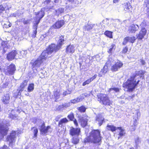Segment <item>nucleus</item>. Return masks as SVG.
I'll use <instances>...</instances> for the list:
<instances>
[{
	"mask_svg": "<svg viewBox=\"0 0 149 149\" xmlns=\"http://www.w3.org/2000/svg\"><path fill=\"white\" fill-rule=\"evenodd\" d=\"M64 36H61L59 37L57 42V45H56L54 44H52L47 49L49 52V53L51 54L54 52H56L60 48L61 46L64 44Z\"/></svg>",
	"mask_w": 149,
	"mask_h": 149,
	"instance_id": "39448f33",
	"label": "nucleus"
},
{
	"mask_svg": "<svg viewBox=\"0 0 149 149\" xmlns=\"http://www.w3.org/2000/svg\"><path fill=\"white\" fill-rule=\"evenodd\" d=\"M67 117L69 118L70 120L72 121L73 120L74 117V113L73 112H71L67 116Z\"/></svg>",
	"mask_w": 149,
	"mask_h": 149,
	"instance_id": "4c0bfd02",
	"label": "nucleus"
},
{
	"mask_svg": "<svg viewBox=\"0 0 149 149\" xmlns=\"http://www.w3.org/2000/svg\"><path fill=\"white\" fill-rule=\"evenodd\" d=\"M86 96L85 94H82L80 97H78L73 100H71L70 102L71 103L74 104H76L82 101L83 99L84 98V97Z\"/></svg>",
	"mask_w": 149,
	"mask_h": 149,
	"instance_id": "f3484780",
	"label": "nucleus"
},
{
	"mask_svg": "<svg viewBox=\"0 0 149 149\" xmlns=\"http://www.w3.org/2000/svg\"><path fill=\"white\" fill-rule=\"evenodd\" d=\"M18 53L16 50H13L10 52L8 54L7 58L8 61H11L15 58V57L21 58V56H17Z\"/></svg>",
	"mask_w": 149,
	"mask_h": 149,
	"instance_id": "9d476101",
	"label": "nucleus"
},
{
	"mask_svg": "<svg viewBox=\"0 0 149 149\" xmlns=\"http://www.w3.org/2000/svg\"><path fill=\"white\" fill-rule=\"evenodd\" d=\"M116 47L115 45L114 44H112L109 47V49L108 50V52L109 53H111L112 51L115 50Z\"/></svg>",
	"mask_w": 149,
	"mask_h": 149,
	"instance_id": "bb28decb",
	"label": "nucleus"
},
{
	"mask_svg": "<svg viewBox=\"0 0 149 149\" xmlns=\"http://www.w3.org/2000/svg\"><path fill=\"white\" fill-rule=\"evenodd\" d=\"M63 104V107H64V108H66L70 106L71 105V102H68V103H64Z\"/></svg>",
	"mask_w": 149,
	"mask_h": 149,
	"instance_id": "37998d69",
	"label": "nucleus"
},
{
	"mask_svg": "<svg viewBox=\"0 0 149 149\" xmlns=\"http://www.w3.org/2000/svg\"><path fill=\"white\" fill-rule=\"evenodd\" d=\"M123 65V63L120 61H118L112 66L111 70L113 72L116 71L122 67Z\"/></svg>",
	"mask_w": 149,
	"mask_h": 149,
	"instance_id": "4468645a",
	"label": "nucleus"
},
{
	"mask_svg": "<svg viewBox=\"0 0 149 149\" xmlns=\"http://www.w3.org/2000/svg\"><path fill=\"white\" fill-rule=\"evenodd\" d=\"M16 70L15 66L14 64H11L8 66L4 70L5 74L7 75H13Z\"/></svg>",
	"mask_w": 149,
	"mask_h": 149,
	"instance_id": "1a4fd4ad",
	"label": "nucleus"
},
{
	"mask_svg": "<svg viewBox=\"0 0 149 149\" xmlns=\"http://www.w3.org/2000/svg\"><path fill=\"white\" fill-rule=\"evenodd\" d=\"M16 133L15 131H13L8 136L7 138V141L9 142V146L13 147L14 144L16 137Z\"/></svg>",
	"mask_w": 149,
	"mask_h": 149,
	"instance_id": "6e6552de",
	"label": "nucleus"
},
{
	"mask_svg": "<svg viewBox=\"0 0 149 149\" xmlns=\"http://www.w3.org/2000/svg\"><path fill=\"white\" fill-rule=\"evenodd\" d=\"M72 121H73L74 124L76 126H77L78 125V123L76 120L75 119H74Z\"/></svg>",
	"mask_w": 149,
	"mask_h": 149,
	"instance_id": "052dcab7",
	"label": "nucleus"
},
{
	"mask_svg": "<svg viewBox=\"0 0 149 149\" xmlns=\"http://www.w3.org/2000/svg\"><path fill=\"white\" fill-rule=\"evenodd\" d=\"M22 20L24 24H29L31 23V20L30 19H25V18H22Z\"/></svg>",
	"mask_w": 149,
	"mask_h": 149,
	"instance_id": "c9c22d12",
	"label": "nucleus"
},
{
	"mask_svg": "<svg viewBox=\"0 0 149 149\" xmlns=\"http://www.w3.org/2000/svg\"><path fill=\"white\" fill-rule=\"evenodd\" d=\"M86 108L84 106H82L80 107H78L77 109L81 112H84L86 111Z\"/></svg>",
	"mask_w": 149,
	"mask_h": 149,
	"instance_id": "72a5a7b5",
	"label": "nucleus"
},
{
	"mask_svg": "<svg viewBox=\"0 0 149 149\" xmlns=\"http://www.w3.org/2000/svg\"><path fill=\"white\" fill-rule=\"evenodd\" d=\"M63 106L64 105L63 104L59 105L58 107V109L60 110H61L63 109H65Z\"/></svg>",
	"mask_w": 149,
	"mask_h": 149,
	"instance_id": "603ef678",
	"label": "nucleus"
},
{
	"mask_svg": "<svg viewBox=\"0 0 149 149\" xmlns=\"http://www.w3.org/2000/svg\"><path fill=\"white\" fill-rule=\"evenodd\" d=\"M120 0H113V3H117Z\"/></svg>",
	"mask_w": 149,
	"mask_h": 149,
	"instance_id": "0e129e2a",
	"label": "nucleus"
},
{
	"mask_svg": "<svg viewBox=\"0 0 149 149\" xmlns=\"http://www.w3.org/2000/svg\"><path fill=\"white\" fill-rule=\"evenodd\" d=\"M68 120L66 118H63L59 121L58 125L59 127H62L63 123H66L68 122Z\"/></svg>",
	"mask_w": 149,
	"mask_h": 149,
	"instance_id": "a878e982",
	"label": "nucleus"
},
{
	"mask_svg": "<svg viewBox=\"0 0 149 149\" xmlns=\"http://www.w3.org/2000/svg\"><path fill=\"white\" fill-rule=\"evenodd\" d=\"M140 140L138 137H136L135 140V142L136 145L138 144L139 143Z\"/></svg>",
	"mask_w": 149,
	"mask_h": 149,
	"instance_id": "6e6d98bb",
	"label": "nucleus"
},
{
	"mask_svg": "<svg viewBox=\"0 0 149 149\" xmlns=\"http://www.w3.org/2000/svg\"><path fill=\"white\" fill-rule=\"evenodd\" d=\"M69 1L71 2L72 3L77 4L78 3L77 0H68Z\"/></svg>",
	"mask_w": 149,
	"mask_h": 149,
	"instance_id": "de8ad7c7",
	"label": "nucleus"
},
{
	"mask_svg": "<svg viewBox=\"0 0 149 149\" xmlns=\"http://www.w3.org/2000/svg\"><path fill=\"white\" fill-rule=\"evenodd\" d=\"M64 11V9L63 8H60L57 10H55V14L57 16H58L60 14L63 13Z\"/></svg>",
	"mask_w": 149,
	"mask_h": 149,
	"instance_id": "b1692460",
	"label": "nucleus"
},
{
	"mask_svg": "<svg viewBox=\"0 0 149 149\" xmlns=\"http://www.w3.org/2000/svg\"><path fill=\"white\" fill-rule=\"evenodd\" d=\"M8 125L9 124L6 123V121L4 120L2 123H0V139L7 134L8 130L7 127Z\"/></svg>",
	"mask_w": 149,
	"mask_h": 149,
	"instance_id": "0eeeda50",
	"label": "nucleus"
},
{
	"mask_svg": "<svg viewBox=\"0 0 149 149\" xmlns=\"http://www.w3.org/2000/svg\"><path fill=\"white\" fill-rule=\"evenodd\" d=\"M104 34L105 35L109 38H112V32L111 31H106L104 33Z\"/></svg>",
	"mask_w": 149,
	"mask_h": 149,
	"instance_id": "e433bc0d",
	"label": "nucleus"
},
{
	"mask_svg": "<svg viewBox=\"0 0 149 149\" xmlns=\"http://www.w3.org/2000/svg\"><path fill=\"white\" fill-rule=\"evenodd\" d=\"M41 122L42 124L39 126V130L41 134L44 135L47 132L48 130L50 128V127L49 126L46 127L45 126V124L44 122L41 121Z\"/></svg>",
	"mask_w": 149,
	"mask_h": 149,
	"instance_id": "9b49d317",
	"label": "nucleus"
},
{
	"mask_svg": "<svg viewBox=\"0 0 149 149\" xmlns=\"http://www.w3.org/2000/svg\"><path fill=\"white\" fill-rule=\"evenodd\" d=\"M147 33V30L145 28H142L139 32V33L137 35V38L139 40H141L143 39Z\"/></svg>",
	"mask_w": 149,
	"mask_h": 149,
	"instance_id": "2eb2a0df",
	"label": "nucleus"
},
{
	"mask_svg": "<svg viewBox=\"0 0 149 149\" xmlns=\"http://www.w3.org/2000/svg\"><path fill=\"white\" fill-rule=\"evenodd\" d=\"M91 82V80L89 79H88L85 82H83L82 84V85L83 86H84L86 84H89Z\"/></svg>",
	"mask_w": 149,
	"mask_h": 149,
	"instance_id": "c03bdc74",
	"label": "nucleus"
},
{
	"mask_svg": "<svg viewBox=\"0 0 149 149\" xmlns=\"http://www.w3.org/2000/svg\"><path fill=\"white\" fill-rule=\"evenodd\" d=\"M88 117L86 116L85 117H82L80 118L81 125L83 127H85L87 124L88 119Z\"/></svg>",
	"mask_w": 149,
	"mask_h": 149,
	"instance_id": "a211bd4d",
	"label": "nucleus"
},
{
	"mask_svg": "<svg viewBox=\"0 0 149 149\" xmlns=\"http://www.w3.org/2000/svg\"><path fill=\"white\" fill-rule=\"evenodd\" d=\"M80 129L79 128H74L72 127L70 132V134L71 136H78L80 132Z\"/></svg>",
	"mask_w": 149,
	"mask_h": 149,
	"instance_id": "ddd939ff",
	"label": "nucleus"
},
{
	"mask_svg": "<svg viewBox=\"0 0 149 149\" xmlns=\"http://www.w3.org/2000/svg\"><path fill=\"white\" fill-rule=\"evenodd\" d=\"M17 112V111L16 110H12L8 114L9 117L13 119H17V115L16 113Z\"/></svg>",
	"mask_w": 149,
	"mask_h": 149,
	"instance_id": "4be33fe9",
	"label": "nucleus"
},
{
	"mask_svg": "<svg viewBox=\"0 0 149 149\" xmlns=\"http://www.w3.org/2000/svg\"><path fill=\"white\" fill-rule=\"evenodd\" d=\"M10 99V97L9 94L8 93H6L4 94L1 100L2 102L4 104H7L9 103Z\"/></svg>",
	"mask_w": 149,
	"mask_h": 149,
	"instance_id": "aec40b11",
	"label": "nucleus"
},
{
	"mask_svg": "<svg viewBox=\"0 0 149 149\" xmlns=\"http://www.w3.org/2000/svg\"><path fill=\"white\" fill-rule=\"evenodd\" d=\"M73 137L72 139V142L75 144H77L79 142V139L78 136Z\"/></svg>",
	"mask_w": 149,
	"mask_h": 149,
	"instance_id": "2f4dec72",
	"label": "nucleus"
},
{
	"mask_svg": "<svg viewBox=\"0 0 149 149\" xmlns=\"http://www.w3.org/2000/svg\"><path fill=\"white\" fill-rule=\"evenodd\" d=\"M97 74H95L94 76H93V77H92L91 78H90L89 79L91 80V81H93L94 79H95L97 77Z\"/></svg>",
	"mask_w": 149,
	"mask_h": 149,
	"instance_id": "5fc2aeb1",
	"label": "nucleus"
},
{
	"mask_svg": "<svg viewBox=\"0 0 149 149\" xmlns=\"http://www.w3.org/2000/svg\"><path fill=\"white\" fill-rule=\"evenodd\" d=\"M54 3H58V0H55L54 1Z\"/></svg>",
	"mask_w": 149,
	"mask_h": 149,
	"instance_id": "774afa93",
	"label": "nucleus"
},
{
	"mask_svg": "<svg viewBox=\"0 0 149 149\" xmlns=\"http://www.w3.org/2000/svg\"><path fill=\"white\" fill-rule=\"evenodd\" d=\"M108 70V67L107 65H105L103 68L102 69L101 72H102L104 74L106 73Z\"/></svg>",
	"mask_w": 149,
	"mask_h": 149,
	"instance_id": "a19ab883",
	"label": "nucleus"
},
{
	"mask_svg": "<svg viewBox=\"0 0 149 149\" xmlns=\"http://www.w3.org/2000/svg\"><path fill=\"white\" fill-rule=\"evenodd\" d=\"M139 29V26L138 25L134 24H132L130 27L129 30L131 33H134L138 30Z\"/></svg>",
	"mask_w": 149,
	"mask_h": 149,
	"instance_id": "6ab92c4d",
	"label": "nucleus"
},
{
	"mask_svg": "<svg viewBox=\"0 0 149 149\" xmlns=\"http://www.w3.org/2000/svg\"><path fill=\"white\" fill-rule=\"evenodd\" d=\"M12 24L9 22H6L5 23H4L3 25V27H5L6 28H8L9 27L11 26Z\"/></svg>",
	"mask_w": 149,
	"mask_h": 149,
	"instance_id": "ea45409f",
	"label": "nucleus"
},
{
	"mask_svg": "<svg viewBox=\"0 0 149 149\" xmlns=\"http://www.w3.org/2000/svg\"><path fill=\"white\" fill-rule=\"evenodd\" d=\"M66 51L67 53H73L74 51V47L72 45H70L67 47Z\"/></svg>",
	"mask_w": 149,
	"mask_h": 149,
	"instance_id": "5701e85b",
	"label": "nucleus"
},
{
	"mask_svg": "<svg viewBox=\"0 0 149 149\" xmlns=\"http://www.w3.org/2000/svg\"><path fill=\"white\" fill-rule=\"evenodd\" d=\"M24 51H17V53H18L17 54V56H21V58H22V57L23 56H22V54L24 53Z\"/></svg>",
	"mask_w": 149,
	"mask_h": 149,
	"instance_id": "49530a36",
	"label": "nucleus"
},
{
	"mask_svg": "<svg viewBox=\"0 0 149 149\" xmlns=\"http://www.w3.org/2000/svg\"><path fill=\"white\" fill-rule=\"evenodd\" d=\"M134 126H135L136 125H137V124H136V119H135L134 120Z\"/></svg>",
	"mask_w": 149,
	"mask_h": 149,
	"instance_id": "338daca9",
	"label": "nucleus"
},
{
	"mask_svg": "<svg viewBox=\"0 0 149 149\" xmlns=\"http://www.w3.org/2000/svg\"><path fill=\"white\" fill-rule=\"evenodd\" d=\"M5 8L2 5H0V14L2 13V11L4 10Z\"/></svg>",
	"mask_w": 149,
	"mask_h": 149,
	"instance_id": "3c124183",
	"label": "nucleus"
},
{
	"mask_svg": "<svg viewBox=\"0 0 149 149\" xmlns=\"http://www.w3.org/2000/svg\"><path fill=\"white\" fill-rule=\"evenodd\" d=\"M128 50V48L126 47L123 49V53H126Z\"/></svg>",
	"mask_w": 149,
	"mask_h": 149,
	"instance_id": "4d7b16f0",
	"label": "nucleus"
},
{
	"mask_svg": "<svg viewBox=\"0 0 149 149\" xmlns=\"http://www.w3.org/2000/svg\"><path fill=\"white\" fill-rule=\"evenodd\" d=\"M49 52L47 49L43 51L41 55L35 61L32 60L30 63L32 65V68L36 69L39 67L44 61L46 60L48 57V55L51 54Z\"/></svg>",
	"mask_w": 149,
	"mask_h": 149,
	"instance_id": "7ed1b4c3",
	"label": "nucleus"
},
{
	"mask_svg": "<svg viewBox=\"0 0 149 149\" xmlns=\"http://www.w3.org/2000/svg\"><path fill=\"white\" fill-rule=\"evenodd\" d=\"M124 10L128 12H131L132 10V6L130 4L127 5V6H125V8H124Z\"/></svg>",
	"mask_w": 149,
	"mask_h": 149,
	"instance_id": "cd10ccee",
	"label": "nucleus"
},
{
	"mask_svg": "<svg viewBox=\"0 0 149 149\" xmlns=\"http://www.w3.org/2000/svg\"><path fill=\"white\" fill-rule=\"evenodd\" d=\"M0 149H10L6 145H4L3 147L0 148Z\"/></svg>",
	"mask_w": 149,
	"mask_h": 149,
	"instance_id": "13d9d810",
	"label": "nucleus"
},
{
	"mask_svg": "<svg viewBox=\"0 0 149 149\" xmlns=\"http://www.w3.org/2000/svg\"><path fill=\"white\" fill-rule=\"evenodd\" d=\"M8 83L7 82H6L3 84L2 85V87L3 88H6L8 86Z\"/></svg>",
	"mask_w": 149,
	"mask_h": 149,
	"instance_id": "8fccbe9b",
	"label": "nucleus"
},
{
	"mask_svg": "<svg viewBox=\"0 0 149 149\" xmlns=\"http://www.w3.org/2000/svg\"><path fill=\"white\" fill-rule=\"evenodd\" d=\"M98 100L105 105H110L112 102L109 99L107 95L101 93L97 95Z\"/></svg>",
	"mask_w": 149,
	"mask_h": 149,
	"instance_id": "423d86ee",
	"label": "nucleus"
},
{
	"mask_svg": "<svg viewBox=\"0 0 149 149\" xmlns=\"http://www.w3.org/2000/svg\"><path fill=\"white\" fill-rule=\"evenodd\" d=\"M64 24V20H61L58 21L50 27L49 31L52 30L53 29L60 28Z\"/></svg>",
	"mask_w": 149,
	"mask_h": 149,
	"instance_id": "f8f14e48",
	"label": "nucleus"
},
{
	"mask_svg": "<svg viewBox=\"0 0 149 149\" xmlns=\"http://www.w3.org/2000/svg\"><path fill=\"white\" fill-rule=\"evenodd\" d=\"M107 127V129L109 130H111L112 132H113L116 131V127L112 125H108Z\"/></svg>",
	"mask_w": 149,
	"mask_h": 149,
	"instance_id": "c85d7f7f",
	"label": "nucleus"
},
{
	"mask_svg": "<svg viewBox=\"0 0 149 149\" xmlns=\"http://www.w3.org/2000/svg\"><path fill=\"white\" fill-rule=\"evenodd\" d=\"M71 93V91H65L63 92V94L64 96H65L68 94H70Z\"/></svg>",
	"mask_w": 149,
	"mask_h": 149,
	"instance_id": "09e8293b",
	"label": "nucleus"
},
{
	"mask_svg": "<svg viewBox=\"0 0 149 149\" xmlns=\"http://www.w3.org/2000/svg\"><path fill=\"white\" fill-rule=\"evenodd\" d=\"M148 25V23L147 21L146 20H144L140 24V26L143 28H144V27L147 26Z\"/></svg>",
	"mask_w": 149,
	"mask_h": 149,
	"instance_id": "58836bf2",
	"label": "nucleus"
},
{
	"mask_svg": "<svg viewBox=\"0 0 149 149\" xmlns=\"http://www.w3.org/2000/svg\"><path fill=\"white\" fill-rule=\"evenodd\" d=\"M112 91H114L115 92H118L119 91V89L118 88H111L109 89V92H111Z\"/></svg>",
	"mask_w": 149,
	"mask_h": 149,
	"instance_id": "79ce46f5",
	"label": "nucleus"
},
{
	"mask_svg": "<svg viewBox=\"0 0 149 149\" xmlns=\"http://www.w3.org/2000/svg\"><path fill=\"white\" fill-rule=\"evenodd\" d=\"M143 74L142 70L135 72L126 82L124 83L123 85L125 90L132 91L139 84L140 81L139 77H142Z\"/></svg>",
	"mask_w": 149,
	"mask_h": 149,
	"instance_id": "f257e3e1",
	"label": "nucleus"
},
{
	"mask_svg": "<svg viewBox=\"0 0 149 149\" xmlns=\"http://www.w3.org/2000/svg\"><path fill=\"white\" fill-rule=\"evenodd\" d=\"M27 81L26 80H24L23 81L20 85L21 89L20 90V92L22 91L23 89H23V88L26 86L27 85Z\"/></svg>",
	"mask_w": 149,
	"mask_h": 149,
	"instance_id": "7c9ffc66",
	"label": "nucleus"
},
{
	"mask_svg": "<svg viewBox=\"0 0 149 149\" xmlns=\"http://www.w3.org/2000/svg\"><path fill=\"white\" fill-rule=\"evenodd\" d=\"M38 132V130L37 128H34L33 130V133L34 134V137H36L37 136V134Z\"/></svg>",
	"mask_w": 149,
	"mask_h": 149,
	"instance_id": "a18cd8bd",
	"label": "nucleus"
},
{
	"mask_svg": "<svg viewBox=\"0 0 149 149\" xmlns=\"http://www.w3.org/2000/svg\"><path fill=\"white\" fill-rule=\"evenodd\" d=\"M118 128L120 130L119 134V136L118 137V138L119 139L120 137L124 135L125 134V133L124 132V130L122 129L121 128L118 127Z\"/></svg>",
	"mask_w": 149,
	"mask_h": 149,
	"instance_id": "473e14b6",
	"label": "nucleus"
},
{
	"mask_svg": "<svg viewBox=\"0 0 149 149\" xmlns=\"http://www.w3.org/2000/svg\"><path fill=\"white\" fill-rule=\"evenodd\" d=\"M34 89V84H29L28 87L27 91L28 92H31L33 91Z\"/></svg>",
	"mask_w": 149,
	"mask_h": 149,
	"instance_id": "c756f323",
	"label": "nucleus"
},
{
	"mask_svg": "<svg viewBox=\"0 0 149 149\" xmlns=\"http://www.w3.org/2000/svg\"><path fill=\"white\" fill-rule=\"evenodd\" d=\"M35 14L36 16L34 17V20L35 21V23L33 26V37H35L37 33V30L38 24H39L40 19L44 16L45 15L44 11L42 10L38 12H35Z\"/></svg>",
	"mask_w": 149,
	"mask_h": 149,
	"instance_id": "20e7f679",
	"label": "nucleus"
},
{
	"mask_svg": "<svg viewBox=\"0 0 149 149\" xmlns=\"http://www.w3.org/2000/svg\"><path fill=\"white\" fill-rule=\"evenodd\" d=\"M136 39V37L134 36L132 37H127L125 38L123 42V45H125L128 42H129L132 43H133Z\"/></svg>",
	"mask_w": 149,
	"mask_h": 149,
	"instance_id": "dca6fc26",
	"label": "nucleus"
},
{
	"mask_svg": "<svg viewBox=\"0 0 149 149\" xmlns=\"http://www.w3.org/2000/svg\"><path fill=\"white\" fill-rule=\"evenodd\" d=\"M53 94L54 95V97L56 99H58L59 98L61 93H60V91H58L56 89H55L53 92Z\"/></svg>",
	"mask_w": 149,
	"mask_h": 149,
	"instance_id": "393cba45",
	"label": "nucleus"
},
{
	"mask_svg": "<svg viewBox=\"0 0 149 149\" xmlns=\"http://www.w3.org/2000/svg\"><path fill=\"white\" fill-rule=\"evenodd\" d=\"M146 6L148 8H149V0L147 2V4H146Z\"/></svg>",
	"mask_w": 149,
	"mask_h": 149,
	"instance_id": "69168bd1",
	"label": "nucleus"
},
{
	"mask_svg": "<svg viewBox=\"0 0 149 149\" xmlns=\"http://www.w3.org/2000/svg\"><path fill=\"white\" fill-rule=\"evenodd\" d=\"M104 118L101 115H98L96 117V120L98 122V124L100 126L104 122Z\"/></svg>",
	"mask_w": 149,
	"mask_h": 149,
	"instance_id": "412c9836",
	"label": "nucleus"
},
{
	"mask_svg": "<svg viewBox=\"0 0 149 149\" xmlns=\"http://www.w3.org/2000/svg\"><path fill=\"white\" fill-rule=\"evenodd\" d=\"M134 95H133L132 96H129L127 98L129 100H133V98L134 97Z\"/></svg>",
	"mask_w": 149,
	"mask_h": 149,
	"instance_id": "bf43d9fd",
	"label": "nucleus"
},
{
	"mask_svg": "<svg viewBox=\"0 0 149 149\" xmlns=\"http://www.w3.org/2000/svg\"><path fill=\"white\" fill-rule=\"evenodd\" d=\"M102 138L100 130H93L90 133L89 136L85 139L84 142L95 143H101Z\"/></svg>",
	"mask_w": 149,
	"mask_h": 149,
	"instance_id": "f03ea898",
	"label": "nucleus"
},
{
	"mask_svg": "<svg viewBox=\"0 0 149 149\" xmlns=\"http://www.w3.org/2000/svg\"><path fill=\"white\" fill-rule=\"evenodd\" d=\"M94 25V24L90 25L89 24H88L86 26H84V28L87 31H88L92 29Z\"/></svg>",
	"mask_w": 149,
	"mask_h": 149,
	"instance_id": "f704fd0d",
	"label": "nucleus"
},
{
	"mask_svg": "<svg viewBox=\"0 0 149 149\" xmlns=\"http://www.w3.org/2000/svg\"><path fill=\"white\" fill-rule=\"evenodd\" d=\"M50 0H46L44 2V3L45 4H48L50 2Z\"/></svg>",
	"mask_w": 149,
	"mask_h": 149,
	"instance_id": "680f3d73",
	"label": "nucleus"
},
{
	"mask_svg": "<svg viewBox=\"0 0 149 149\" xmlns=\"http://www.w3.org/2000/svg\"><path fill=\"white\" fill-rule=\"evenodd\" d=\"M148 8V11L147 13V15H148V17L149 18V8Z\"/></svg>",
	"mask_w": 149,
	"mask_h": 149,
	"instance_id": "e2e57ef3",
	"label": "nucleus"
},
{
	"mask_svg": "<svg viewBox=\"0 0 149 149\" xmlns=\"http://www.w3.org/2000/svg\"><path fill=\"white\" fill-rule=\"evenodd\" d=\"M140 62L142 65H145L146 63L145 61L143 59H140Z\"/></svg>",
	"mask_w": 149,
	"mask_h": 149,
	"instance_id": "864d4df0",
	"label": "nucleus"
}]
</instances>
